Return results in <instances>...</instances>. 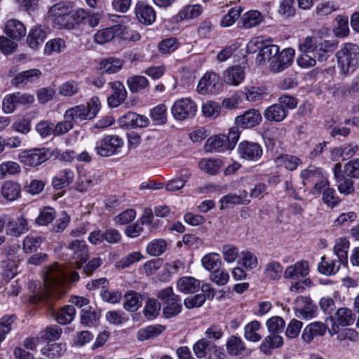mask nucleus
Wrapping results in <instances>:
<instances>
[{"mask_svg":"<svg viewBox=\"0 0 359 359\" xmlns=\"http://www.w3.org/2000/svg\"><path fill=\"white\" fill-rule=\"evenodd\" d=\"M64 117L65 119L75 121L90 120L84 104H79L66 110Z\"/></svg>","mask_w":359,"mask_h":359,"instance_id":"f704fd0d","label":"nucleus"},{"mask_svg":"<svg viewBox=\"0 0 359 359\" xmlns=\"http://www.w3.org/2000/svg\"><path fill=\"white\" fill-rule=\"evenodd\" d=\"M275 163L278 167H283L290 171H293L302 163V161L297 156L284 154L276 157Z\"/></svg>","mask_w":359,"mask_h":359,"instance_id":"7c9ffc66","label":"nucleus"},{"mask_svg":"<svg viewBox=\"0 0 359 359\" xmlns=\"http://www.w3.org/2000/svg\"><path fill=\"white\" fill-rule=\"evenodd\" d=\"M165 329V326L161 325H149L138 331L137 338L140 341L153 339L161 334Z\"/></svg>","mask_w":359,"mask_h":359,"instance_id":"c9c22d12","label":"nucleus"},{"mask_svg":"<svg viewBox=\"0 0 359 359\" xmlns=\"http://www.w3.org/2000/svg\"><path fill=\"white\" fill-rule=\"evenodd\" d=\"M309 271V264L306 261H299L289 266L284 271V278L287 279L304 278Z\"/></svg>","mask_w":359,"mask_h":359,"instance_id":"412c9836","label":"nucleus"},{"mask_svg":"<svg viewBox=\"0 0 359 359\" xmlns=\"http://www.w3.org/2000/svg\"><path fill=\"white\" fill-rule=\"evenodd\" d=\"M262 120L260 112L255 109L245 111L235 119V124L242 128H250L259 125Z\"/></svg>","mask_w":359,"mask_h":359,"instance_id":"f8f14e48","label":"nucleus"},{"mask_svg":"<svg viewBox=\"0 0 359 359\" xmlns=\"http://www.w3.org/2000/svg\"><path fill=\"white\" fill-rule=\"evenodd\" d=\"M197 110L196 103L189 98L177 100L172 107L173 117L178 121H184L195 116Z\"/></svg>","mask_w":359,"mask_h":359,"instance_id":"423d86ee","label":"nucleus"},{"mask_svg":"<svg viewBox=\"0 0 359 359\" xmlns=\"http://www.w3.org/2000/svg\"><path fill=\"white\" fill-rule=\"evenodd\" d=\"M208 348L209 350H213L214 353L219 358H223L225 356V354L219 350L213 341H208L207 339H201L193 346L194 353L199 359L205 358L207 356Z\"/></svg>","mask_w":359,"mask_h":359,"instance_id":"4468645a","label":"nucleus"},{"mask_svg":"<svg viewBox=\"0 0 359 359\" xmlns=\"http://www.w3.org/2000/svg\"><path fill=\"white\" fill-rule=\"evenodd\" d=\"M352 179L353 178L344 176L341 177L340 180L336 181L338 183L337 189L340 194L348 196L354 193V182L352 180Z\"/></svg>","mask_w":359,"mask_h":359,"instance_id":"bf43d9fd","label":"nucleus"},{"mask_svg":"<svg viewBox=\"0 0 359 359\" xmlns=\"http://www.w3.org/2000/svg\"><path fill=\"white\" fill-rule=\"evenodd\" d=\"M166 246V242L164 240H155L147 245V251L150 255L156 257L165 251Z\"/></svg>","mask_w":359,"mask_h":359,"instance_id":"774afa93","label":"nucleus"},{"mask_svg":"<svg viewBox=\"0 0 359 359\" xmlns=\"http://www.w3.org/2000/svg\"><path fill=\"white\" fill-rule=\"evenodd\" d=\"M227 353L232 356H240L245 353L246 347L242 339L235 335L229 337L226 343Z\"/></svg>","mask_w":359,"mask_h":359,"instance_id":"a878e982","label":"nucleus"},{"mask_svg":"<svg viewBox=\"0 0 359 359\" xmlns=\"http://www.w3.org/2000/svg\"><path fill=\"white\" fill-rule=\"evenodd\" d=\"M287 114V109L277 103L267 107L264 112V116L269 121L280 122L286 118Z\"/></svg>","mask_w":359,"mask_h":359,"instance_id":"393cba45","label":"nucleus"},{"mask_svg":"<svg viewBox=\"0 0 359 359\" xmlns=\"http://www.w3.org/2000/svg\"><path fill=\"white\" fill-rule=\"evenodd\" d=\"M59 94L65 97H72L80 91L79 83L74 80L67 81L59 86Z\"/></svg>","mask_w":359,"mask_h":359,"instance_id":"de8ad7c7","label":"nucleus"},{"mask_svg":"<svg viewBox=\"0 0 359 359\" xmlns=\"http://www.w3.org/2000/svg\"><path fill=\"white\" fill-rule=\"evenodd\" d=\"M102 299L109 304L119 303L122 299V294L120 291L116 290H109L107 286H103L100 291Z\"/></svg>","mask_w":359,"mask_h":359,"instance_id":"3c124183","label":"nucleus"},{"mask_svg":"<svg viewBox=\"0 0 359 359\" xmlns=\"http://www.w3.org/2000/svg\"><path fill=\"white\" fill-rule=\"evenodd\" d=\"M344 172L348 177L359 179V158L350 160L345 163Z\"/></svg>","mask_w":359,"mask_h":359,"instance_id":"e2e57ef3","label":"nucleus"},{"mask_svg":"<svg viewBox=\"0 0 359 359\" xmlns=\"http://www.w3.org/2000/svg\"><path fill=\"white\" fill-rule=\"evenodd\" d=\"M160 309V304L156 299H149L146 303L144 315L147 319H154L158 315Z\"/></svg>","mask_w":359,"mask_h":359,"instance_id":"0e129e2a","label":"nucleus"},{"mask_svg":"<svg viewBox=\"0 0 359 359\" xmlns=\"http://www.w3.org/2000/svg\"><path fill=\"white\" fill-rule=\"evenodd\" d=\"M65 346L62 344H48L41 349V353L48 358H55L62 355L65 351Z\"/></svg>","mask_w":359,"mask_h":359,"instance_id":"4d7b16f0","label":"nucleus"},{"mask_svg":"<svg viewBox=\"0 0 359 359\" xmlns=\"http://www.w3.org/2000/svg\"><path fill=\"white\" fill-rule=\"evenodd\" d=\"M21 188L19 184L13 181H6L1 187L2 196L9 201H13L19 198Z\"/></svg>","mask_w":359,"mask_h":359,"instance_id":"c756f323","label":"nucleus"},{"mask_svg":"<svg viewBox=\"0 0 359 359\" xmlns=\"http://www.w3.org/2000/svg\"><path fill=\"white\" fill-rule=\"evenodd\" d=\"M74 172L69 169L61 170L52 180V184L56 189L68 187L74 180Z\"/></svg>","mask_w":359,"mask_h":359,"instance_id":"c85d7f7f","label":"nucleus"},{"mask_svg":"<svg viewBox=\"0 0 359 359\" xmlns=\"http://www.w3.org/2000/svg\"><path fill=\"white\" fill-rule=\"evenodd\" d=\"M5 32L11 39L18 41L25 36L26 28L20 21L11 19L6 24Z\"/></svg>","mask_w":359,"mask_h":359,"instance_id":"4be33fe9","label":"nucleus"},{"mask_svg":"<svg viewBox=\"0 0 359 359\" xmlns=\"http://www.w3.org/2000/svg\"><path fill=\"white\" fill-rule=\"evenodd\" d=\"M244 79V68L240 65L231 66L223 72V79L229 85L238 86Z\"/></svg>","mask_w":359,"mask_h":359,"instance_id":"a211bd4d","label":"nucleus"},{"mask_svg":"<svg viewBox=\"0 0 359 359\" xmlns=\"http://www.w3.org/2000/svg\"><path fill=\"white\" fill-rule=\"evenodd\" d=\"M340 267V264L335 259H330L326 257L321 258V262L318 264V269L320 273L330 276L336 273Z\"/></svg>","mask_w":359,"mask_h":359,"instance_id":"4c0bfd02","label":"nucleus"},{"mask_svg":"<svg viewBox=\"0 0 359 359\" xmlns=\"http://www.w3.org/2000/svg\"><path fill=\"white\" fill-rule=\"evenodd\" d=\"M219 76L213 72L205 73L199 80L197 92L201 95L216 94L221 89Z\"/></svg>","mask_w":359,"mask_h":359,"instance_id":"6e6552de","label":"nucleus"},{"mask_svg":"<svg viewBox=\"0 0 359 359\" xmlns=\"http://www.w3.org/2000/svg\"><path fill=\"white\" fill-rule=\"evenodd\" d=\"M68 250L69 255L75 260L76 268L81 269L82 264L86 263L89 257L88 248L85 241H73L69 245Z\"/></svg>","mask_w":359,"mask_h":359,"instance_id":"1a4fd4ad","label":"nucleus"},{"mask_svg":"<svg viewBox=\"0 0 359 359\" xmlns=\"http://www.w3.org/2000/svg\"><path fill=\"white\" fill-rule=\"evenodd\" d=\"M248 192L245 190H242L238 194H229L222 196L219 203L221 204L220 209L224 210L227 208L229 205H248L250 202V199L248 198Z\"/></svg>","mask_w":359,"mask_h":359,"instance_id":"f3484780","label":"nucleus"},{"mask_svg":"<svg viewBox=\"0 0 359 359\" xmlns=\"http://www.w3.org/2000/svg\"><path fill=\"white\" fill-rule=\"evenodd\" d=\"M226 136L224 135L210 137L205 144V151L208 152H221L229 149V145L226 142Z\"/></svg>","mask_w":359,"mask_h":359,"instance_id":"b1692460","label":"nucleus"},{"mask_svg":"<svg viewBox=\"0 0 359 359\" xmlns=\"http://www.w3.org/2000/svg\"><path fill=\"white\" fill-rule=\"evenodd\" d=\"M336 58L341 74L347 76L359 67V46L353 43H346L337 52Z\"/></svg>","mask_w":359,"mask_h":359,"instance_id":"7ed1b4c3","label":"nucleus"},{"mask_svg":"<svg viewBox=\"0 0 359 359\" xmlns=\"http://www.w3.org/2000/svg\"><path fill=\"white\" fill-rule=\"evenodd\" d=\"M336 319L337 323L341 326H347L353 324L355 321V317L352 311L347 308H341L336 312Z\"/></svg>","mask_w":359,"mask_h":359,"instance_id":"864d4df0","label":"nucleus"},{"mask_svg":"<svg viewBox=\"0 0 359 359\" xmlns=\"http://www.w3.org/2000/svg\"><path fill=\"white\" fill-rule=\"evenodd\" d=\"M238 152L243 159L254 162L259 161L263 154L262 146L250 141L241 142L238 145Z\"/></svg>","mask_w":359,"mask_h":359,"instance_id":"9d476101","label":"nucleus"},{"mask_svg":"<svg viewBox=\"0 0 359 359\" xmlns=\"http://www.w3.org/2000/svg\"><path fill=\"white\" fill-rule=\"evenodd\" d=\"M41 76V72L38 69H32L18 74L13 80V84L19 86L27 84L37 81Z\"/></svg>","mask_w":359,"mask_h":359,"instance_id":"bb28decb","label":"nucleus"},{"mask_svg":"<svg viewBox=\"0 0 359 359\" xmlns=\"http://www.w3.org/2000/svg\"><path fill=\"white\" fill-rule=\"evenodd\" d=\"M66 293L65 274L61 266L55 264L47 268L43 278V285L34 283V290L29 301L32 304H52Z\"/></svg>","mask_w":359,"mask_h":359,"instance_id":"f257e3e1","label":"nucleus"},{"mask_svg":"<svg viewBox=\"0 0 359 359\" xmlns=\"http://www.w3.org/2000/svg\"><path fill=\"white\" fill-rule=\"evenodd\" d=\"M72 11V6L70 3L60 2L51 6L48 13L52 20L71 13Z\"/></svg>","mask_w":359,"mask_h":359,"instance_id":"49530a36","label":"nucleus"},{"mask_svg":"<svg viewBox=\"0 0 359 359\" xmlns=\"http://www.w3.org/2000/svg\"><path fill=\"white\" fill-rule=\"evenodd\" d=\"M283 343L282 337L276 334H271L264 339L260 345V350L265 354H267L271 349L278 348Z\"/></svg>","mask_w":359,"mask_h":359,"instance_id":"79ce46f5","label":"nucleus"},{"mask_svg":"<svg viewBox=\"0 0 359 359\" xmlns=\"http://www.w3.org/2000/svg\"><path fill=\"white\" fill-rule=\"evenodd\" d=\"M322 200L327 207L333 208L341 203V199L336 194V191L333 188H330L323 193Z\"/></svg>","mask_w":359,"mask_h":359,"instance_id":"680f3d73","label":"nucleus"},{"mask_svg":"<svg viewBox=\"0 0 359 359\" xmlns=\"http://www.w3.org/2000/svg\"><path fill=\"white\" fill-rule=\"evenodd\" d=\"M124 297L126 302L123 304V307L126 310L134 312L138 309L142 302V297L139 293L130 290L125 294Z\"/></svg>","mask_w":359,"mask_h":359,"instance_id":"58836bf2","label":"nucleus"},{"mask_svg":"<svg viewBox=\"0 0 359 359\" xmlns=\"http://www.w3.org/2000/svg\"><path fill=\"white\" fill-rule=\"evenodd\" d=\"M167 108L165 104H159L150 111V116L156 125L162 126L167 121Z\"/></svg>","mask_w":359,"mask_h":359,"instance_id":"603ef678","label":"nucleus"},{"mask_svg":"<svg viewBox=\"0 0 359 359\" xmlns=\"http://www.w3.org/2000/svg\"><path fill=\"white\" fill-rule=\"evenodd\" d=\"M62 329L57 326L47 327L39 333L40 338L46 341H55L58 339L61 335Z\"/></svg>","mask_w":359,"mask_h":359,"instance_id":"69168bd1","label":"nucleus"},{"mask_svg":"<svg viewBox=\"0 0 359 359\" xmlns=\"http://www.w3.org/2000/svg\"><path fill=\"white\" fill-rule=\"evenodd\" d=\"M327 330L325 324L320 322H314L308 325L304 330L302 338L306 342L310 343L314 337L323 336Z\"/></svg>","mask_w":359,"mask_h":359,"instance_id":"5701e85b","label":"nucleus"},{"mask_svg":"<svg viewBox=\"0 0 359 359\" xmlns=\"http://www.w3.org/2000/svg\"><path fill=\"white\" fill-rule=\"evenodd\" d=\"M222 164L219 158H203L199 161L198 166L202 171L215 175L219 172Z\"/></svg>","mask_w":359,"mask_h":359,"instance_id":"473e14b6","label":"nucleus"},{"mask_svg":"<svg viewBox=\"0 0 359 359\" xmlns=\"http://www.w3.org/2000/svg\"><path fill=\"white\" fill-rule=\"evenodd\" d=\"M283 268L278 262L273 261L266 264L264 274L269 280H279L282 276Z\"/></svg>","mask_w":359,"mask_h":359,"instance_id":"a19ab883","label":"nucleus"},{"mask_svg":"<svg viewBox=\"0 0 359 359\" xmlns=\"http://www.w3.org/2000/svg\"><path fill=\"white\" fill-rule=\"evenodd\" d=\"M28 230L27 222L23 217L18 218L15 222H10L8 223V233L19 236Z\"/></svg>","mask_w":359,"mask_h":359,"instance_id":"09e8293b","label":"nucleus"},{"mask_svg":"<svg viewBox=\"0 0 359 359\" xmlns=\"http://www.w3.org/2000/svg\"><path fill=\"white\" fill-rule=\"evenodd\" d=\"M136 16L144 25H151L156 20V12L152 6L138 3L135 8Z\"/></svg>","mask_w":359,"mask_h":359,"instance_id":"aec40b11","label":"nucleus"},{"mask_svg":"<svg viewBox=\"0 0 359 359\" xmlns=\"http://www.w3.org/2000/svg\"><path fill=\"white\" fill-rule=\"evenodd\" d=\"M66 48L65 40L60 38H56L48 41L44 48V53L48 55H50L54 53H61Z\"/></svg>","mask_w":359,"mask_h":359,"instance_id":"5fc2aeb1","label":"nucleus"},{"mask_svg":"<svg viewBox=\"0 0 359 359\" xmlns=\"http://www.w3.org/2000/svg\"><path fill=\"white\" fill-rule=\"evenodd\" d=\"M46 38V31L41 27H35L30 30L27 37V43L31 48L36 49L43 43Z\"/></svg>","mask_w":359,"mask_h":359,"instance_id":"cd10ccee","label":"nucleus"},{"mask_svg":"<svg viewBox=\"0 0 359 359\" xmlns=\"http://www.w3.org/2000/svg\"><path fill=\"white\" fill-rule=\"evenodd\" d=\"M358 151L359 145L356 142H351L346 143L332 149V159L334 161H338L339 159L342 161L348 160L354 156Z\"/></svg>","mask_w":359,"mask_h":359,"instance_id":"ddd939ff","label":"nucleus"},{"mask_svg":"<svg viewBox=\"0 0 359 359\" xmlns=\"http://www.w3.org/2000/svg\"><path fill=\"white\" fill-rule=\"evenodd\" d=\"M127 83L132 93H138L149 86L148 79L143 76H133L128 79Z\"/></svg>","mask_w":359,"mask_h":359,"instance_id":"a18cd8bd","label":"nucleus"},{"mask_svg":"<svg viewBox=\"0 0 359 359\" xmlns=\"http://www.w3.org/2000/svg\"><path fill=\"white\" fill-rule=\"evenodd\" d=\"M199 286V281L191 276L182 277L177 281L178 289L184 293H194Z\"/></svg>","mask_w":359,"mask_h":359,"instance_id":"e433bc0d","label":"nucleus"},{"mask_svg":"<svg viewBox=\"0 0 359 359\" xmlns=\"http://www.w3.org/2000/svg\"><path fill=\"white\" fill-rule=\"evenodd\" d=\"M202 11L199 4L187 5L178 13L177 18L180 20L194 19L201 14Z\"/></svg>","mask_w":359,"mask_h":359,"instance_id":"ea45409f","label":"nucleus"},{"mask_svg":"<svg viewBox=\"0 0 359 359\" xmlns=\"http://www.w3.org/2000/svg\"><path fill=\"white\" fill-rule=\"evenodd\" d=\"M242 11L243 9L240 6L231 8L222 18L220 25L222 27L231 26L239 18Z\"/></svg>","mask_w":359,"mask_h":359,"instance_id":"6e6d98bb","label":"nucleus"},{"mask_svg":"<svg viewBox=\"0 0 359 359\" xmlns=\"http://www.w3.org/2000/svg\"><path fill=\"white\" fill-rule=\"evenodd\" d=\"M294 56V50L291 48H285L281 52L278 51L270 63L271 70L273 72L283 71L292 65Z\"/></svg>","mask_w":359,"mask_h":359,"instance_id":"9b49d317","label":"nucleus"},{"mask_svg":"<svg viewBox=\"0 0 359 359\" xmlns=\"http://www.w3.org/2000/svg\"><path fill=\"white\" fill-rule=\"evenodd\" d=\"M76 310L74 306L67 305L60 309L57 313V321L61 325H67L74 318Z\"/></svg>","mask_w":359,"mask_h":359,"instance_id":"37998d69","label":"nucleus"},{"mask_svg":"<svg viewBox=\"0 0 359 359\" xmlns=\"http://www.w3.org/2000/svg\"><path fill=\"white\" fill-rule=\"evenodd\" d=\"M104 68V72L108 74H114L118 72L123 66V61L119 59L110 57L101 62Z\"/></svg>","mask_w":359,"mask_h":359,"instance_id":"338daca9","label":"nucleus"},{"mask_svg":"<svg viewBox=\"0 0 359 359\" xmlns=\"http://www.w3.org/2000/svg\"><path fill=\"white\" fill-rule=\"evenodd\" d=\"M264 20L260 12L252 10L245 13L241 18L242 27L245 29H250L257 26Z\"/></svg>","mask_w":359,"mask_h":359,"instance_id":"72a5a7b5","label":"nucleus"},{"mask_svg":"<svg viewBox=\"0 0 359 359\" xmlns=\"http://www.w3.org/2000/svg\"><path fill=\"white\" fill-rule=\"evenodd\" d=\"M337 46L336 39L321 40L316 36H307L299 44L301 55L297 58V63L303 68L314 67L317 62L327 61Z\"/></svg>","mask_w":359,"mask_h":359,"instance_id":"f03ea898","label":"nucleus"},{"mask_svg":"<svg viewBox=\"0 0 359 359\" xmlns=\"http://www.w3.org/2000/svg\"><path fill=\"white\" fill-rule=\"evenodd\" d=\"M201 263L205 269L214 271L220 266V256L217 253L207 254L202 258Z\"/></svg>","mask_w":359,"mask_h":359,"instance_id":"8fccbe9b","label":"nucleus"},{"mask_svg":"<svg viewBox=\"0 0 359 359\" xmlns=\"http://www.w3.org/2000/svg\"><path fill=\"white\" fill-rule=\"evenodd\" d=\"M121 29L120 25H115L99 30L94 35L95 42L99 44H104L111 41Z\"/></svg>","mask_w":359,"mask_h":359,"instance_id":"2f4dec72","label":"nucleus"},{"mask_svg":"<svg viewBox=\"0 0 359 359\" xmlns=\"http://www.w3.org/2000/svg\"><path fill=\"white\" fill-rule=\"evenodd\" d=\"M113 93L108 97L107 102L111 107H117L124 102L127 97V91L123 84L120 81L109 83Z\"/></svg>","mask_w":359,"mask_h":359,"instance_id":"dca6fc26","label":"nucleus"},{"mask_svg":"<svg viewBox=\"0 0 359 359\" xmlns=\"http://www.w3.org/2000/svg\"><path fill=\"white\" fill-rule=\"evenodd\" d=\"M157 297L166 303V306L163 309V315L166 318H173L181 312L180 298L174 294L171 287L160 290L157 294Z\"/></svg>","mask_w":359,"mask_h":359,"instance_id":"20e7f679","label":"nucleus"},{"mask_svg":"<svg viewBox=\"0 0 359 359\" xmlns=\"http://www.w3.org/2000/svg\"><path fill=\"white\" fill-rule=\"evenodd\" d=\"M260 329V323L257 320H253L245 326L244 336L245 338L250 341H259L262 337L257 332Z\"/></svg>","mask_w":359,"mask_h":359,"instance_id":"c03bdc74","label":"nucleus"},{"mask_svg":"<svg viewBox=\"0 0 359 359\" xmlns=\"http://www.w3.org/2000/svg\"><path fill=\"white\" fill-rule=\"evenodd\" d=\"M99 317L95 310L91 308L83 309L81 313V323L86 327L94 325Z\"/></svg>","mask_w":359,"mask_h":359,"instance_id":"052dcab7","label":"nucleus"},{"mask_svg":"<svg viewBox=\"0 0 359 359\" xmlns=\"http://www.w3.org/2000/svg\"><path fill=\"white\" fill-rule=\"evenodd\" d=\"M123 144V141L117 135H107L97 142L96 153L101 156H111L116 154Z\"/></svg>","mask_w":359,"mask_h":359,"instance_id":"0eeeda50","label":"nucleus"},{"mask_svg":"<svg viewBox=\"0 0 359 359\" xmlns=\"http://www.w3.org/2000/svg\"><path fill=\"white\" fill-rule=\"evenodd\" d=\"M316 307L309 297H299L296 300L295 314L302 318H310L313 316Z\"/></svg>","mask_w":359,"mask_h":359,"instance_id":"2eb2a0df","label":"nucleus"},{"mask_svg":"<svg viewBox=\"0 0 359 359\" xmlns=\"http://www.w3.org/2000/svg\"><path fill=\"white\" fill-rule=\"evenodd\" d=\"M261 44L258 46L259 52L256 57V62L258 65L264 64L266 61L271 62L273 57L278 53L279 47L275 44H264L262 41L257 42Z\"/></svg>","mask_w":359,"mask_h":359,"instance_id":"6ab92c4d","label":"nucleus"},{"mask_svg":"<svg viewBox=\"0 0 359 359\" xmlns=\"http://www.w3.org/2000/svg\"><path fill=\"white\" fill-rule=\"evenodd\" d=\"M52 156V151L48 148H36L25 150L19 154L21 163L29 167H36L48 161Z\"/></svg>","mask_w":359,"mask_h":359,"instance_id":"39448f33","label":"nucleus"},{"mask_svg":"<svg viewBox=\"0 0 359 359\" xmlns=\"http://www.w3.org/2000/svg\"><path fill=\"white\" fill-rule=\"evenodd\" d=\"M42 238L39 236H27L23 241V250L26 253H32L39 248Z\"/></svg>","mask_w":359,"mask_h":359,"instance_id":"13d9d810","label":"nucleus"}]
</instances>
